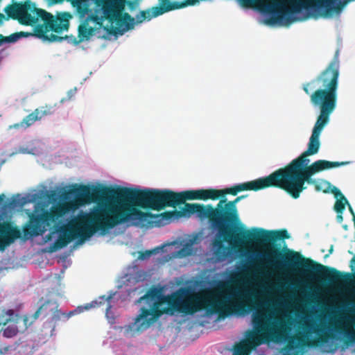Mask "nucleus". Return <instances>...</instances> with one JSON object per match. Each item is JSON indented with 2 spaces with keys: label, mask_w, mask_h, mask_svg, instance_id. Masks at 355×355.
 Wrapping results in <instances>:
<instances>
[{
  "label": "nucleus",
  "mask_w": 355,
  "mask_h": 355,
  "mask_svg": "<svg viewBox=\"0 0 355 355\" xmlns=\"http://www.w3.org/2000/svg\"><path fill=\"white\" fill-rule=\"evenodd\" d=\"M121 193L120 187L74 184L64 193L65 198L73 196V200L52 206L50 211L42 209L40 214L36 206L23 228L24 236L42 235L46 227H52L59 233L54 248L61 249L76 239L83 241L98 231L106 232L131 221V216H141L127 206Z\"/></svg>",
  "instance_id": "f257e3e1"
},
{
  "label": "nucleus",
  "mask_w": 355,
  "mask_h": 355,
  "mask_svg": "<svg viewBox=\"0 0 355 355\" xmlns=\"http://www.w3.org/2000/svg\"><path fill=\"white\" fill-rule=\"evenodd\" d=\"M249 294L248 291L234 288L229 290L228 295L204 297L190 288H180L165 295L160 289L151 288L139 300V302H143L146 306L141 309L135 322L125 327V331L127 334L134 336L135 333L147 329L163 314L173 315L174 312L188 315L205 309L208 315L218 314L219 318L224 319L240 311L241 304L237 300Z\"/></svg>",
  "instance_id": "f03ea898"
},
{
  "label": "nucleus",
  "mask_w": 355,
  "mask_h": 355,
  "mask_svg": "<svg viewBox=\"0 0 355 355\" xmlns=\"http://www.w3.org/2000/svg\"><path fill=\"white\" fill-rule=\"evenodd\" d=\"M120 197L129 207L141 216H131L134 225L161 227L169 223L175 216H190L183 212L186 200H218L217 189L187 190L176 193L171 190L137 189L120 187Z\"/></svg>",
  "instance_id": "7ed1b4c3"
},
{
  "label": "nucleus",
  "mask_w": 355,
  "mask_h": 355,
  "mask_svg": "<svg viewBox=\"0 0 355 355\" xmlns=\"http://www.w3.org/2000/svg\"><path fill=\"white\" fill-rule=\"evenodd\" d=\"M230 243L234 247H240L250 241L262 243L268 250L266 257L268 263L275 269L296 270L302 269L304 272L315 273L318 277L329 283L344 282L355 284L350 273H342L334 268L327 267L313 260L303 257L300 252L285 248L283 252L277 248L274 243L279 240L290 238L285 229L278 230H266L261 228H253L252 230L245 227Z\"/></svg>",
  "instance_id": "20e7f679"
},
{
  "label": "nucleus",
  "mask_w": 355,
  "mask_h": 355,
  "mask_svg": "<svg viewBox=\"0 0 355 355\" xmlns=\"http://www.w3.org/2000/svg\"><path fill=\"white\" fill-rule=\"evenodd\" d=\"M271 187L270 175L255 180L246 182L223 189H217L216 196L219 202L215 207L211 205L186 203L183 212L196 214L200 220H208L211 225L218 230L220 237L230 244L236 239V235L245 228L241 222L236 204L245 196H241L234 200L228 201L225 196H236L243 191H259Z\"/></svg>",
  "instance_id": "39448f33"
},
{
  "label": "nucleus",
  "mask_w": 355,
  "mask_h": 355,
  "mask_svg": "<svg viewBox=\"0 0 355 355\" xmlns=\"http://www.w3.org/2000/svg\"><path fill=\"white\" fill-rule=\"evenodd\" d=\"M321 132L313 130L306 150L284 167L280 168L269 175L271 187L284 190L293 198L297 199L301 193L306 189L305 183L315 184V180L312 178L313 175L326 169L347 164L344 162L320 159L309 166L310 160L307 157L317 154L320 149Z\"/></svg>",
  "instance_id": "423d86ee"
},
{
  "label": "nucleus",
  "mask_w": 355,
  "mask_h": 355,
  "mask_svg": "<svg viewBox=\"0 0 355 355\" xmlns=\"http://www.w3.org/2000/svg\"><path fill=\"white\" fill-rule=\"evenodd\" d=\"M293 322L294 319L291 317L287 319L275 318L273 321H270V317L263 313H255L252 315L254 329L269 332V329H273L274 331L286 334V337L290 338L282 349V355H296L300 346L315 347L326 344L329 339L334 338L333 334L326 331L324 327H320L308 321H298L297 324H300L304 331L300 332L298 329L293 335Z\"/></svg>",
  "instance_id": "0eeeda50"
},
{
  "label": "nucleus",
  "mask_w": 355,
  "mask_h": 355,
  "mask_svg": "<svg viewBox=\"0 0 355 355\" xmlns=\"http://www.w3.org/2000/svg\"><path fill=\"white\" fill-rule=\"evenodd\" d=\"M339 75V70L327 66L315 78L302 85L311 105L320 110L313 130L322 131L336 107Z\"/></svg>",
  "instance_id": "6e6552de"
},
{
  "label": "nucleus",
  "mask_w": 355,
  "mask_h": 355,
  "mask_svg": "<svg viewBox=\"0 0 355 355\" xmlns=\"http://www.w3.org/2000/svg\"><path fill=\"white\" fill-rule=\"evenodd\" d=\"M159 6L153 7L151 10H141L136 16L137 24H141L144 20H150L165 12H169L167 0H159ZM123 6L121 5L118 9L110 2H105L102 10L105 17L110 21H115L118 30L121 34L134 28L135 19L128 12L122 13Z\"/></svg>",
  "instance_id": "1a4fd4ad"
},
{
  "label": "nucleus",
  "mask_w": 355,
  "mask_h": 355,
  "mask_svg": "<svg viewBox=\"0 0 355 355\" xmlns=\"http://www.w3.org/2000/svg\"><path fill=\"white\" fill-rule=\"evenodd\" d=\"M72 17L69 12H61L55 17L44 10H38L37 20L40 18L44 24L37 25L35 28V35L51 42H61L64 39L57 35L51 33L47 35L49 31L56 33L67 31L69 27V19Z\"/></svg>",
  "instance_id": "9d476101"
},
{
  "label": "nucleus",
  "mask_w": 355,
  "mask_h": 355,
  "mask_svg": "<svg viewBox=\"0 0 355 355\" xmlns=\"http://www.w3.org/2000/svg\"><path fill=\"white\" fill-rule=\"evenodd\" d=\"M77 310L63 312L59 309L57 301L48 300L45 301L37 311L29 317V322L32 324L39 318L46 320V322L53 324V329L59 321L65 322L76 314Z\"/></svg>",
  "instance_id": "9b49d317"
},
{
  "label": "nucleus",
  "mask_w": 355,
  "mask_h": 355,
  "mask_svg": "<svg viewBox=\"0 0 355 355\" xmlns=\"http://www.w3.org/2000/svg\"><path fill=\"white\" fill-rule=\"evenodd\" d=\"M243 5L250 7L254 3H261L263 10L268 13L279 14L281 16L299 13L302 8H306V1L286 0L289 5L286 7L276 0H241Z\"/></svg>",
  "instance_id": "f8f14e48"
},
{
  "label": "nucleus",
  "mask_w": 355,
  "mask_h": 355,
  "mask_svg": "<svg viewBox=\"0 0 355 355\" xmlns=\"http://www.w3.org/2000/svg\"><path fill=\"white\" fill-rule=\"evenodd\" d=\"M30 0L24 2H15L8 5L4 11L8 17L17 20L23 25H32L37 22V10Z\"/></svg>",
  "instance_id": "ddd939ff"
},
{
  "label": "nucleus",
  "mask_w": 355,
  "mask_h": 355,
  "mask_svg": "<svg viewBox=\"0 0 355 355\" xmlns=\"http://www.w3.org/2000/svg\"><path fill=\"white\" fill-rule=\"evenodd\" d=\"M8 323L10 324L3 329V336L6 338H12L18 333L25 331L31 325L29 316L21 317L12 309H3L0 315V326H6Z\"/></svg>",
  "instance_id": "4468645a"
},
{
  "label": "nucleus",
  "mask_w": 355,
  "mask_h": 355,
  "mask_svg": "<svg viewBox=\"0 0 355 355\" xmlns=\"http://www.w3.org/2000/svg\"><path fill=\"white\" fill-rule=\"evenodd\" d=\"M289 340L290 338L286 337V334L275 332L273 329H269V332L253 329L247 331L245 339L243 342L252 349H254L261 344L270 341L275 343L286 342L288 343Z\"/></svg>",
  "instance_id": "2eb2a0df"
},
{
  "label": "nucleus",
  "mask_w": 355,
  "mask_h": 355,
  "mask_svg": "<svg viewBox=\"0 0 355 355\" xmlns=\"http://www.w3.org/2000/svg\"><path fill=\"white\" fill-rule=\"evenodd\" d=\"M21 237L20 229L14 226L9 221L0 222V250L12 243L16 239Z\"/></svg>",
  "instance_id": "dca6fc26"
},
{
  "label": "nucleus",
  "mask_w": 355,
  "mask_h": 355,
  "mask_svg": "<svg viewBox=\"0 0 355 355\" xmlns=\"http://www.w3.org/2000/svg\"><path fill=\"white\" fill-rule=\"evenodd\" d=\"M331 193L336 199L334 207V210L337 214H343L345 209V205L349 202L347 199L344 196L340 190L336 187H333Z\"/></svg>",
  "instance_id": "f3484780"
},
{
  "label": "nucleus",
  "mask_w": 355,
  "mask_h": 355,
  "mask_svg": "<svg viewBox=\"0 0 355 355\" xmlns=\"http://www.w3.org/2000/svg\"><path fill=\"white\" fill-rule=\"evenodd\" d=\"M215 248V255L219 260H224L228 254V248L225 246L223 241L216 240L214 243Z\"/></svg>",
  "instance_id": "a211bd4d"
},
{
  "label": "nucleus",
  "mask_w": 355,
  "mask_h": 355,
  "mask_svg": "<svg viewBox=\"0 0 355 355\" xmlns=\"http://www.w3.org/2000/svg\"><path fill=\"white\" fill-rule=\"evenodd\" d=\"M56 105V103L45 104L36 108L35 110L37 112V115L41 120L44 116L53 114L55 112Z\"/></svg>",
  "instance_id": "6ab92c4d"
},
{
  "label": "nucleus",
  "mask_w": 355,
  "mask_h": 355,
  "mask_svg": "<svg viewBox=\"0 0 355 355\" xmlns=\"http://www.w3.org/2000/svg\"><path fill=\"white\" fill-rule=\"evenodd\" d=\"M94 31V28L89 26L87 23L82 24L78 26V37L81 40H89Z\"/></svg>",
  "instance_id": "aec40b11"
},
{
  "label": "nucleus",
  "mask_w": 355,
  "mask_h": 355,
  "mask_svg": "<svg viewBox=\"0 0 355 355\" xmlns=\"http://www.w3.org/2000/svg\"><path fill=\"white\" fill-rule=\"evenodd\" d=\"M112 295H110L109 296H107V297L105 295L101 296L99 297V300H100L99 302L94 301L92 303L87 304L85 306V309H89V308H92V307L100 306V305L104 304L105 302H107V306L106 309V314H107L109 310L111 309L110 300H112Z\"/></svg>",
  "instance_id": "412c9836"
},
{
  "label": "nucleus",
  "mask_w": 355,
  "mask_h": 355,
  "mask_svg": "<svg viewBox=\"0 0 355 355\" xmlns=\"http://www.w3.org/2000/svg\"><path fill=\"white\" fill-rule=\"evenodd\" d=\"M197 1H198V0H187L186 1H182V2L174 1V2L171 3L169 1V0H167V5L169 7L170 11H171L173 10L184 8L187 6L193 5Z\"/></svg>",
  "instance_id": "4be33fe9"
},
{
  "label": "nucleus",
  "mask_w": 355,
  "mask_h": 355,
  "mask_svg": "<svg viewBox=\"0 0 355 355\" xmlns=\"http://www.w3.org/2000/svg\"><path fill=\"white\" fill-rule=\"evenodd\" d=\"M40 121L37 112L34 110L31 114L26 116L22 119V123H24V129H26L34 124L35 122Z\"/></svg>",
  "instance_id": "5701e85b"
},
{
  "label": "nucleus",
  "mask_w": 355,
  "mask_h": 355,
  "mask_svg": "<svg viewBox=\"0 0 355 355\" xmlns=\"http://www.w3.org/2000/svg\"><path fill=\"white\" fill-rule=\"evenodd\" d=\"M252 350L250 347L242 341L235 346L233 355H248Z\"/></svg>",
  "instance_id": "b1692460"
},
{
  "label": "nucleus",
  "mask_w": 355,
  "mask_h": 355,
  "mask_svg": "<svg viewBox=\"0 0 355 355\" xmlns=\"http://www.w3.org/2000/svg\"><path fill=\"white\" fill-rule=\"evenodd\" d=\"M193 252V241H189L187 242L182 248L178 251V254L180 257H186L192 254Z\"/></svg>",
  "instance_id": "393cba45"
},
{
  "label": "nucleus",
  "mask_w": 355,
  "mask_h": 355,
  "mask_svg": "<svg viewBox=\"0 0 355 355\" xmlns=\"http://www.w3.org/2000/svg\"><path fill=\"white\" fill-rule=\"evenodd\" d=\"M335 331L338 333H342L344 336L350 339L351 340H355V333L351 331L346 330L342 327L338 326L335 327Z\"/></svg>",
  "instance_id": "a878e982"
},
{
  "label": "nucleus",
  "mask_w": 355,
  "mask_h": 355,
  "mask_svg": "<svg viewBox=\"0 0 355 355\" xmlns=\"http://www.w3.org/2000/svg\"><path fill=\"white\" fill-rule=\"evenodd\" d=\"M327 67L339 70L340 62H339V50L337 49L333 60L329 63Z\"/></svg>",
  "instance_id": "bb28decb"
},
{
  "label": "nucleus",
  "mask_w": 355,
  "mask_h": 355,
  "mask_svg": "<svg viewBox=\"0 0 355 355\" xmlns=\"http://www.w3.org/2000/svg\"><path fill=\"white\" fill-rule=\"evenodd\" d=\"M38 198H41V197L38 196L37 194H35L32 197H31L29 196H24V197L21 196V198H20L21 202H19V207H23L27 203L32 202L35 200L38 199Z\"/></svg>",
  "instance_id": "cd10ccee"
},
{
  "label": "nucleus",
  "mask_w": 355,
  "mask_h": 355,
  "mask_svg": "<svg viewBox=\"0 0 355 355\" xmlns=\"http://www.w3.org/2000/svg\"><path fill=\"white\" fill-rule=\"evenodd\" d=\"M20 198H21L20 194H17L15 196H13L11 200L8 203V206L11 208H15L17 207H19V202H21Z\"/></svg>",
  "instance_id": "c85d7f7f"
},
{
  "label": "nucleus",
  "mask_w": 355,
  "mask_h": 355,
  "mask_svg": "<svg viewBox=\"0 0 355 355\" xmlns=\"http://www.w3.org/2000/svg\"><path fill=\"white\" fill-rule=\"evenodd\" d=\"M28 33L24 32L15 33L9 35L10 43L17 42L21 36L27 35Z\"/></svg>",
  "instance_id": "c756f323"
},
{
  "label": "nucleus",
  "mask_w": 355,
  "mask_h": 355,
  "mask_svg": "<svg viewBox=\"0 0 355 355\" xmlns=\"http://www.w3.org/2000/svg\"><path fill=\"white\" fill-rule=\"evenodd\" d=\"M155 252V250H146L144 252H140L139 254V259L141 260H144L149 258Z\"/></svg>",
  "instance_id": "7c9ffc66"
},
{
  "label": "nucleus",
  "mask_w": 355,
  "mask_h": 355,
  "mask_svg": "<svg viewBox=\"0 0 355 355\" xmlns=\"http://www.w3.org/2000/svg\"><path fill=\"white\" fill-rule=\"evenodd\" d=\"M57 193L55 191H46L44 193V197L47 198L49 200H55Z\"/></svg>",
  "instance_id": "2f4dec72"
},
{
  "label": "nucleus",
  "mask_w": 355,
  "mask_h": 355,
  "mask_svg": "<svg viewBox=\"0 0 355 355\" xmlns=\"http://www.w3.org/2000/svg\"><path fill=\"white\" fill-rule=\"evenodd\" d=\"M9 129H19V128H23L24 129V123H22V121H21L19 123H15L13 125H11L8 128Z\"/></svg>",
  "instance_id": "473e14b6"
},
{
  "label": "nucleus",
  "mask_w": 355,
  "mask_h": 355,
  "mask_svg": "<svg viewBox=\"0 0 355 355\" xmlns=\"http://www.w3.org/2000/svg\"><path fill=\"white\" fill-rule=\"evenodd\" d=\"M3 43H10L9 36L5 37L0 35V45Z\"/></svg>",
  "instance_id": "72a5a7b5"
},
{
  "label": "nucleus",
  "mask_w": 355,
  "mask_h": 355,
  "mask_svg": "<svg viewBox=\"0 0 355 355\" xmlns=\"http://www.w3.org/2000/svg\"><path fill=\"white\" fill-rule=\"evenodd\" d=\"M76 92V88L71 89L69 91H68V92H67L68 98L71 99L75 95Z\"/></svg>",
  "instance_id": "f704fd0d"
},
{
  "label": "nucleus",
  "mask_w": 355,
  "mask_h": 355,
  "mask_svg": "<svg viewBox=\"0 0 355 355\" xmlns=\"http://www.w3.org/2000/svg\"><path fill=\"white\" fill-rule=\"evenodd\" d=\"M10 349V346H6L5 347H3V349H0V355H2L5 353H6L7 352H8Z\"/></svg>",
  "instance_id": "c9c22d12"
},
{
  "label": "nucleus",
  "mask_w": 355,
  "mask_h": 355,
  "mask_svg": "<svg viewBox=\"0 0 355 355\" xmlns=\"http://www.w3.org/2000/svg\"><path fill=\"white\" fill-rule=\"evenodd\" d=\"M336 220L338 223H342L343 220V214H338Z\"/></svg>",
  "instance_id": "e433bc0d"
},
{
  "label": "nucleus",
  "mask_w": 355,
  "mask_h": 355,
  "mask_svg": "<svg viewBox=\"0 0 355 355\" xmlns=\"http://www.w3.org/2000/svg\"><path fill=\"white\" fill-rule=\"evenodd\" d=\"M51 4H56L62 2L64 0H47Z\"/></svg>",
  "instance_id": "4c0bfd02"
},
{
  "label": "nucleus",
  "mask_w": 355,
  "mask_h": 355,
  "mask_svg": "<svg viewBox=\"0 0 355 355\" xmlns=\"http://www.w3.org/2000/svg\"><path fill=\"white\" fill-rule=\"evenodd\" d=\"M313 185L315 186V189L316 191H320L321 190L320 184H318L316 181H315V184H313Z\"/></svg>",
  "instance_id": "58836bf2"
},
{
  "label": "nucleus",
  "mask_w": 355,
  "mask_h": 355,
  "mask_svg": "<svg viewBox=\"0 0 355 355\" xmlns=\"http://www.w3.org/2000/svg\"><path fill=\"white\" fill-rule=\"evenodd\" d=\"M5 198V195L4 194H0V202H1Z\"/></svg>",
  "instance_id": "ea45409f"
},
{
  "label": "nucleus",
  "mask_w": 355,
  "mask_h": 355,
  "mask_svg": "<svg viewBox=\"0 0 355 355\" xmlns=\"http://www.w3.org/2000/svg\"><path fill=\"white\" fill-rule=\"evenodd\" d=\"M329 252L330 254L332 253V252H333V245L331 246Z\"/></svg>",
  "instance_id": "a19ab883"
},
{
  "label": "nucleus",
  "mask_w": 355,
  "mask_h": 355,
  "mask_svg": "<svg viewBox=\"0 0 355 355\" xmlns=\"http://www.w3.org/2000/svg\"><path fill=\"white\" fill-rule=\"evenodd\" d=\"M348 252L350 254H354V252L352 251V250H348Z\"/></svg>",
  "instance_id": "79ce46f5"
},
{
  "label": "nucleus",
  "mask_w": 355,
  "mask_h": 355,
  "mask_svg": "<svg viewBox=\"0 0 355 355\" xmlns=\"http://www.w3.org/2000/svg\"><path fill=\"white\" fill-rule=\"evenodd\" d=\"M3 17H4L3 15L0 13V18H3Z\"/></svg>",
  "instance_id": "37998d69"
}]
</instances>
